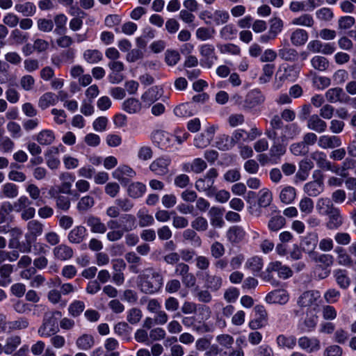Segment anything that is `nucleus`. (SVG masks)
I'll return each mask as SVG.
<instances>
[{
    "instance_id": "nucleus-53",
    "label": "nucleus",
    "mask_w": 356,
    "mask_h": 356,
    "mask_svg": "<svg viewBox=\"0 0 356 356\" xmlns=\"http://www.w3.org/2000/svg\"><path fill=\"white\" fill-rule=\"evenodd\" d=\"M234 143L232 140V136L222 135L217 141V147L219 149L222 151H227L232 149L234 147Z\"/></svg>"
},
{
    "instance_id": "nucleus-37",
    "label": "nucleus",
    "mask_w": 356,
    "mask_h": 356,
    "mask_svg": "<svg viewBox=\"0 0 356 356\" xmlns=\"http://www.w3.org/2000/svg\"><path fill=\"white\" fill-rule=\"evenodd\" d=\"M318 293L312 291L304 292L298 298V305L302 307L312 305L318 298Z\"/></svg>"
},
{
    "instance_id": "nucleus-27",
    "label": "nucleus",
    "mask_w": 356,
    "mask_h": 356,
    "mask_svg": "<svg viewBox=\"0 0 356 356\" xmlns=\"http://www.w3.org/2000/svg\"><path fill=\"white\" fill-rule=\"evenodd\" d=\"M264 101V97L259 90H252L246 96L244 102V106L252 108L261 104Z\"/></svg>"
},
{
    "instance_id": "nucleus-12",
    "label": "nucleus",
    "mask_w": 356,
    "mask_h": 356,
    "mask_svg": "<svg viewBox=\"0 0 356 356\" xmlns=\"http://www.w3.org/2000/svg\"><path fill=\"white\" fill-rule=\"evenodd\" d=\"M84 222L90 228V232L93 234H103L106 232V225L104 224L101 219L94 215H88L85 217Z\"/></svg>"
},
{
    "instance_id": "nucleus-42",
    "label": "nucleus",
    "mask_w": 356,
    "mask_h": 356,
    "mask_svg": "<svg viewBox=\"0 0 356 356\" xmlns=\"http://www.w3.org/2000/svg\"><path fill=\"white\" fill-rule=\"evenodd\" d=\"M67 18L64 14H58L56 15L54 18V22L56 25V29H54V33L56 35H63L67 28L65 26Z\"/></svg>"
},
{
    "instance_id": "nucleus-61",
    "label": "nucleus",
    "mask_w": 356,
    "mask_h": 356,
    "mask_svg": "<svg viewBox=\"0 0 356 356\" xmlns=\"http://www.w3.org/2000/svg\"><path fill=\"white\" fill-rule=\"evenodd\" d=\"M245 266L253 272H259L263 267L262 259L259 257L250 258L247 260Z\"/></svg>"
},
{
    "instance_id": "nucleus-23",
    "label": "nucleus",
    "mask_w": 356,
    "mask_h": 356,
    "mask_svg": "<svg viewBox=\"0 0 356 356\" xmlns=\"http://www.w3.org/2000/svg\"><path fill=\"white\" fill-rule=\"evenodd\" d=\"M289 300V296L284 290H274L266 296V301L270 304L284 305Z\"/></svg>"
},
{
    "instance_id": "nucleus-32",
    "label": "nucleus",
    "mask_w": 356,
    "mask_h": 356,
    "mask_svg": "<svg viewBox=\"0 0 356 356\" xmlns=\"http://www.w3.org/2000/svg\"><path fill=\"white\" fill-rule=\"evenodd\" d=\"M18 194L19 188L13 183H6L1 186L0 197L2 198L14 199Z\"/></svg>"
},
{
    "instance_id": "nucleus-11",
    "label": "nucleus",
    "mask_w": 356,
    "mask_h": 356,
    "mask_svg": "<svg viewBox=\"0 0 356 356\" xmlns=\"http://www.w3.org/2000/svg\"><path fill=\"white\" fill-rule=\"evenodd\" d=\"M273 143L269 149L270 157L274 160H278L286 152L287 143L282 140L280 137H276L275 139H270Z\"/></svg>"
},
{
    "instance_id": "nucleus-54",
    "label": "nucleus",
    "mask_w": 356,
    "mask_h": 356,
    "mask_svg": "<svg viewBox=\"0 0 356 356\" xmlns=\"http://www.w3.org/2000/svg\"><path fill=\"white\" fill-rule=\"evenodd\" d=\"M19 257L17 250L6 251L0 250V266L6 264V261L13 262L17 260Z\"/></svg>"
},
{
    "instance_id": "nucleus-33",
    "label": "nucleus",
    "mask_w": 356,
    "mask_h": 356,
    "mask_svg": "<svg viewBox=\"0 0 356 356\" xmlns=\"http://www.w3.org/2000/svg\"><path fill=\"white\" fill-rule=\"evenodd\" d=\"M53 252L55 257L61 261L70 259L73 256L72 249L64 244L55 247Z\"/></svg>"
},
{
    "instance_id": "nucleus-51",
    "label": "nucleus",
    "mask_w": 356,
    "mask_h": 356,
    "mask_svg": "<svg viewBox=\"0 0 356 356\" xmlns=\"http://www.w3.org/2000/svg\"><path fill=\"white\" fill-rule=\"evenodd\" d=\"M173 113L178 118H186L193 115L191 109V105L188 103H182L177 105L174 108Z\"/></svg>"
},
{
    "instance_id": "nucleus-63",
    "label": "nucleus",
    "mask_w": 356,
    "mask_h": 356,
    "mask_svg": "<svg viewBox=\"0 0 356 356\" xmlns=\"http://www.w3.org/2000/svg\"><path fill=\"white\" fill-rule=\"evenodd\" d=\"M10 38L15 44H22L28 40L29 35L27 33H23L20 30L15 29L11 31Z\"/></svg>"
},
{
    "instance_id": "nucleus-16",
    "label": "nucleus",
    "mask_w": 356,
    "mask_h": 356,
    "mask_svg": "<svg viewBox=\"0 0 356 356\" xmlns=\"http://www.w3.org/2000/svg\"><path fill=\"white\" fill-rule=\"evenodd\" d=\"M298 343L301 349L306 350L307 353H313L321 348L320 341L315 337H301L298 339Z\"/></svg>"
},
{
    "instance_id": "nucleus-26",
    "label": "nucleus",
    "mask_w": 356,
    "mask_h": 356,
    "mask_svg": "<svg viewBox=\"0 0 356 356\" xmlns=\"http://www.w3.org/2000/svg\"><path fill=\"white\" fill-rule=\"evenodd\" d=\"M318 234L316 233H308L301 240L300 246L305 252L314 250L318 244Z\"/></svg>"
},
{
    "instance_id": "nucleus-60",
    "label": "nucleus",
    "mask_w": 356,
    "mask_h": 356,
    "mask_svg": "<svg viewBox=\"0 0 356 356\" xmlns=\"http://www.w3.org/2000/svg\"><path fill=\"white\" fill-rule=\"evenodd\" d=\"M314 22L312 15L309 14H304L301 16L294 18L292 20V24L298 26H305L311 27L313 26Z\"/></svg>"
},
{
    "instance_id": "nucleus-9",
    "label": "nucleus",
    "mask_w": 356,
    "mask_h": 356,
    "mask_svg": "<svg viewBox=\"0 0 356 356\" xmlns=\"http://www.w3.org/2000/svg\"><path fill=\"white\" fill-rule=\"evenodd\" d=\"M325 96L327 101L330 103L339 102L341 104H347L350 101V97L339 87L327 90Z\"/></svg>"
},
{
    "instance_id": "nucleus-43",
    "label": "nucleus",
    "mask_w": 356,
    "mask_h": 356,
    "mask_svg": "<svg viewBox=\"0 0 356 356\" xmlns=\"http://www.w3.org/2000/svg\"><path fill=\"white\" fill-rule=\"evenodd\" d=\"M21 343L19 336H11L6 339V345L3 346V352L7 355L12 354Z\"/></svg>"
},
{
    "instance_id": "nucleus-25",
    "label": "nucleus",
    "mask_w": 356,
    "mask_h": 356,
    "mask_svg": "<svg viewBox=\"0 0 356 356\" xmlns=\"http://www.w3.org/2000/svg\"><path fill=\"white\" fill-rule=\"evenodd\" d=\"M297 339L293 335L279 334L276 338V344L281 349L292 350L296 345Z\"/></svg>"
},
{
    "instance_id": "nucleus-2",
    "label": "nucleus",
    "mask_w": 356,
    "mask_h": 356,
    "mask_svg": "<svg viewBox=\"0 0 356 356\" xmlns=\"http://www.w3.org/2000/svg\"><path fill=\"white\" fill-rule=\"evenodd\" d=\"M152 271L151 276L146 274L140 275L138 277V286L140 290L146 294H152L159 291L163 284V277L159 273Z\"/></svg>"
},
{
    "instance_id": "nucleus-30",
    "label": "nucleus",
    "mask_w": 356,
    "mask_h": 356,
    "mask_svg": "<svg viewBox=\"0 0 356 356\" xmlns=\"http://www.w3.org/2000/svg\"><path fill=\"white\" fill-rule=\"evenodd\" d=\"M318 213L323 216H327L333 211L336 207L332 201L329 198H320L316 206Z\"/></svg>"
},
{
    "instance_id": "nucleus-1",
    "label": "nucleus",
    "mask_w": 356,
    "mask_h": 356,
    "mask_svg": "<svg viewBox=\"0 0 356 356\" xmlns=\"http://www.w3.org/2000/svg\"><path fill=\"white\" fill-rule=\"evenodd\" d=\"M62 317V313L59 311H49L44 313L42 323L38 330L41 337H50L59 331L58 320Z\"/></svg>"
},
{
    "instance_id": "nucleus-7",
    "label": "nucleus",
    "mask_w": 356,
    "mask_h": 356,
    "mask_svg": "<svg viewBox=\"0 0 356 356\" xmlns=\"http://www.w3.org/2000/svg\"><path fill=\"white\" fill-rule=\"evenodd\" d=\"M200 53L202 56L200 60V64L202 67L211 68L218 59V57L215 55L214 47L212 44H202L200 47Z\"/></svg>"
},
{
    "instance_id": "nucleus-49",
    "label": "nucleus",
    "mask_w": 356,
    "mask_h": 356,
    "mask_svg": "<svg viewBox=\"0 0 356 356\" xmlns=\"http://www.w3.org/2000/svg\"><path fill=\"white\" fill-rule=\"evenodd\" d=\"M312 66L316 70L323 72L329 67L328 60L321 56H315L311 60Z\"/></svg>"
},
{
    "instance_id": "nucleus-45",
    "label": "nucleus",
    "mask_w": 356,
    "mask_h": 356,
    "mask_svg": "<svg viewBox=\"0 0 356 356\" xmlns=\"http://www.w3.org/2000/svg\"><path fill=\"white\" fill-rule=\"evenodd\" d=\"M95 341L92 335L84 334L79 337L76 344L79 349L87 350L90 349L94 345Z\"/></svg>"
},
{
    "instance_id": "nucleus-8",
    "label": "nucleus",
    "mask_w": 356,
    "mask_h": 356,
    "mask_svg": "<svg viewBox=\"0 0 356 356\" xmlns=\"http://www.w3.org/2000/svg\"><path fill=\"white\" fill-rule=\"evenodd\" d=\"M171 159L168 156H161L154 160L149 165V170L157 176H165L169 172Z\"/></svg>"
},
{
    "instance_id": "nucleus-58",
    "label": "nucleus",
    "mask_w": 356,
    "mask_h": 356,
    "mask_svg": "<svg viewBox=\"0 0 356 356\" xmlns=\"http://www.w3.org/2000/svg\"><path fill=\"white\" fill-rule=\"evenodd\" d=\"M275 70V65L266 64L263 66V74L259 77V81L260 83H266L270 81Z\"/></svg>"
},
{
    "instance_id": "nucleus-44",
    "label": "nucleus",
    "mask_w": 356,
    "mask_h": 356,
    "mask_svg": "<svg viewBox=\"0 0 356 356\" xmlns=\"http://www.w3.org/2000/svg\"><path fill=\"white\" fill-rule=\"evenodd\" d=\"M161 94L159 92V88L156 86L149 88L144 94H143L141 99L142 100L148 104H152L161 97Z\"/></svg>"
},
{
    "instance_id": "nucleus-18",
    "label": "nucleus",
    "mask_w": 356,
    "mask_h": 356,
    "mask_svg": "<svg viewBox=\"0 0 356 356\" xmlns=\"http://www.w3.org/2000/svg\"><path fill=\"white\" fill-rule=\"evenodd\" d=\"M310 157L316 162L319 168L323 170L337 172L333 169L331 162L327 159V155L323 152L314 151L311 153Z\"/></svg>"
},
{
    "instance_id": "nucleus-17",
    "label": "nucleus",
    "mask_w": 356,
    "mask_h": 356,
    "mask_svg": "<svg viewBox=\"0 0 356 356\" xmlns=\"http://www.w3.org/2000/svg\"><path fill=\"white\" fill-rule=\"evenodd\" d=\"M269 129H267L265 131V135L268 139H275L276 137H280L278 130L283 129L284 123L282 118L278 115H275L270 121Z\"/></svg>"
},
{
    "instance_id": "nucleus-34",
    "label": "nucleus",
    "mask_w": 356,
    "mask_h": 356,
    "mask_svg": "<svg viewBox=\"0 0 356 356\" xmlns=\"http://www.w3.org/2000/svg\"><path fill=\"white\" fill-rule=\"evenodd\" d=\"M95 202L93 197L85 195L79 199L76 204V209L81 214L86 213L94 207Z\"/></svg>"
},
{
    "instance_id": "nucleus-21",
    "label": "nucleus",
    "mask_w": 356,
    "mask_h": 356,
    "mask_svg": "<svg viewBox=\"0 0 356 356\" xmlns=\"http://www.w3.org/2000/svg\"><path fill=\"white\" fill-rule=\"evenodd\" d=\"M314 168V163L312 159L305 158L298 164V170L296 175V178L300 181H305L310 170Z\"/></svg>"
},
{
    "instance_id": "nucleus-39",
    "label": "nucleus",
    "mask_w": 356,
    "mask_h": 356,
    "mask_svg": "<svg viewBox=\"0 0 356 356\" xmlns=\"http://www.w3.org/2000/svg\"><path fill=\"white\" fill-rule=\"evenodd\" d=\"M141 104L136 98H129L122 104V108L126 112L134 114L137 113L141 110Z\"/></svg>"
},
{
    "instance_id": "nucleus-19",
    "label": "nucleus",
    "mask_w": 356,
    "mask_h": 356,
    "mask_svg": "<svg viewBox=\"0 0 356 356\" xmlns=\"http://www.w3.org/2000/svg\"><path fill=\"white\" fill-rule=\"evenodd\" d=\"M224 209L212 207L208 213L211 225L214 227L221 228L223 227L225 222L222 216L224 214Z\"/></svg>"
},
{
    "instance_id": "nucleus-50",
    "label": "nucleus",
    "mask_w": 356,
    "mask_h": 356,
    "mask_svg": "<svg viewBox=\"0 0 356 356\" xmlns=\"http://www.w3.org/2000/svg\"><path fill=\"white\" fill-rule=\"evenodd\" d=\"M322 184L319 181H314L306 184L304 186V191L309 196H317L322 191Z\"/></svg>"
},
{
    "instance_id": "nucleus-24",
    "label": "nucleus",
    "mask_w": 356,
    "mask_h": 356,
    "mask_svg": "<svg viewBox=\"0 0 356 356\" xmlns=\"http://www.w3.org/2000/svg\"><path fill=\"white\" fill-rule=\"evenodd\" d=\"M307 127L317 133H322L326 130L327 123L321 118L320 115L314 114L308 118Z\"/></svg>"
},
{
    "instance_id": "nucleus-62",
    "label": "nucleus",
    "mask_w": 356,
    "mask_h": 356,
    "mask_svg": "<svg viewBox=\"0 0 356 356\" xmlns=\"http://www.w3.org/2000/svg\"><path fill=\"white\" fill-rule=\"evenodd\" d=\"M211 255L214 259L221 258L225 252V246L218 241H215L211 245Z\"/></svg>"
},
{
    "instance_id": "nucleus-6",
    "label": "nucleus",
    "mask_w": 356,
    "mask_h": 356,
    "mask_svg": "<svg viewBox=\"0 0 356 356\" xmlns=\"http://www.w3.org/2000/svg\"><path fill=\"white\" fill-rule=\"evenodd\" d=\"M197 276L202 280L204 287L211 291H218L222 287V278L216 273L211 271H198Z\"/></svg>"
},
{
    "instance_id": "nucleus-3",
    "label": "nucleus",
    "mask_w": 356,
    "mask_h": 356,
    "mask_svg": "<svg viewBox=\"0 0 356 356\" xmlns=\"http://www.w3.org/2000/svg\"><path fill=\"white\" fill-rule=\"evenodd\" d=\"M122 221V229H113L106 234V238L111 242H115L120 240L124 232H129L136 227V218L131 214H124L120 217Z\"/></svg>"
},
{
    "instance_id": "nucleus-29",
    "label": "nucleus",
    "mask_w": 356,
    "mask_h": 356,
    "mask_svg": "<svg viewBox=\"0 0 356 356\" xmlns=\"http://www.w3.org/2000/svg\"><path fill=\"white\" fill-rule=\"evenodd\" d=\"M87 235V229L84 226L79 225L74 227L68 234V240L72 243H81Z\"/></svg>"
},
{
    "instance_id": "nucleus-38",
    "label": "nucleus",
    "mask_w": 356,
    "mask_h": 356,
    "mask_svg": "<svg viewBox=\"0 0 356 356\" xmlns=\"http://www.w3.org/2000/svg\"><path fill=\"white\" fill-rule=\"evenodd\" d=\"M208 19L213 20L217 26L224 24L227 22L229 19V15L227 11L223 10H216L211 15H208Z\"/></svg>"
},
{
    "instance_id": "nucleus-64",
    "label": "nucleus",
    "mask_w": 356,
    "mask_h": 356,
    "mask_svg": "<svg viewBox=\"0 0 356 356\" xmlns=\"http://www.w3.org/2000/svg\"><path fill=\"white\" fill-rule=\"evenodd\" d=\"M208 225L207 219L202 216H198L191 222L192 228L197 232L206 231Z\"/></svg>"
},
{
    "instance_id": "nucleus-15",
    "label": "nucleus",
    "mask_w": 356,
    "mask_h": 356,
    "mask_svg": "<svg viewBox=\"0 0 356 356\" xmlns=\"http://www.w3.org/2000/svg\"><path fill=\"white\" fill-rule=\"evenodd\" d=\"M266 270L268 273L277 272L278 277L284 280L291 277L293 275L291 269L286 266L282 265L280 261L270 262Z\"/></svg>"
},
{
    "instance_id": "nucleus-41",
    "label": "nucleus",
    "mask_w": 356,
    "mask_h": 356,
    "mask_svg": "<svg viewBox=\"0 0 356 356\" xmlns=\"http://www.w3.org/2000/svg\"><path fill=\"white\" fill-rule=\"evenodd\" d=\"M57 102L58 97L55 94L48 92L40 97L38 106L42 110H44L49 106L56 104Z\"/></svg>"
},
{
    "instance_id": "nucleus-4",
    "label": "nucleus",
    "mask_w": 356,
    "mask_h": 356,
    "mask_svg": "<svg viewBox=\"0 0 356 356\" xmlns=\"http://www.w3.org/2000/svg\"><path fill=\"white\" fill-rule=\"evenodd\" d=\"M218 176V173L216 168L209 169L203 178H200L196 181L195 188L199 191L205 192L209 197L214 195L216 188L213 184Z\"/></svg>"
},
{
    "instance_id": "nucleus-20",
    "label": "nucleus",
    "mask_w": 356,
    "mask_h": 356,
    "mask_svg": "<svg viewBox=\"0 0 356 356\" xmlns=\"http://www.w3.org/2000/svg\"><path fill=\"white\" fill-rule=\"evenodd\" d=\"M341 140L337 136L323 135L319 137L318 145L323 149H334L341 145Z\"/></svg>"
},
{
    "instance_id": "nucleus-48",
    "label": "nucleus",
    "mask_w": 356,
    "mask_h": 356,
    "mask_svg": "<svg viewBox=\"0 0 356 356\" xmlns=\"http://www.w3.org/2000/svg\"><path fill=\"white\" fill-rule=\"evenodd\" d=\"M146 190L145 184L140 182H136L130 184L128 188V194L130 197L138 198L141 197Z\"/></svg>"
},
{
    "instance_id": "nucleus-31",
    "label": "nucleus",
    "mask_w": 356,
    "mask_h": 356,
    "mask_svg": "<svg viewBox=\"0 0 356 356\" xmlns=\"http://www.w3.org/2000/svg\"><path fill=\"white\" fill-rule=\"evenodd\" d=\"M300 133V128L296 123L288 124L284 127L282 131L280 134V137L282 140L287 143L288 139H292Z\"/></svg>"
},
{
    "instance_id": "nucleus-10",
    "label": "nucleus",
    "mask_w": 356,
    "mask_h": 356,
    "mask_svg": "<svg viewBox=\"0 0 356 356\" xmlns=\"http://www.w3.org/2000/svg\"><path fill=\"white\" fill-rule=\"evenodd\" d=\"M254 311L255 312V318L250 321L249 323V327L253 330H256L259 329L266 324L267 322V312L262 305H256L254 307Z\"/></svg>"
},
{
    "instance_id": "nucleus-5",
    "label": "nucleus",
    "mask_w": 356,
    "mask_h": 356,
    "mask_svg": "<svg viewBox=\"0 0 356 356\" xmlns=\"http://www.w3.org/2000/svg\"><path fill=\"white\" fill-rule=\"evenodd\" d=\"M28 232L25 234L26 247L21 249V252L29 253L31 251V243L43 233L44 225L38 220H31L27 223Z\"/></svg>"
},
{
    "instance_id": "nucleus-36",
    "label": "nucleus",
    "mask_w": 356,
    "mask_h": 356,
    "mask_svg": "<svg viewBox=\"0 0 356 356\" xmlns=\"http://www.w3.org/2000/svg\"><path fill=\"white\" fill-rule=\"evenodd\" d=\"M308 33L304 29H298L292 32L291 35V42L294 46H302L305 44L308 40Z\"/></svg>"
},
{
    "instance_id": "nucleus-59",
    "label": "nucleus",
    "mask_w": 356,
    "mask_h": 356,
    "mask_svg": "<svg viewBox=\"0 0 356 356\" xmlns=\"http://www.w3.org/2000/svg\"><path fill=\"white\" fill-rule=\"evenodd\" d=\"M316 16L321 21L330 22L334 17V13L331 8L323 7L316 11Z\"/></svg>"
},
{
    "instance_id": "nucleus-22",
    "label": "nucleus",
    "mask_w": 356,
    "mask_h": 356,
    "mask_svg": "<svg viewBox=\"0 0 356 356\" xmlns=\"http://www.w3.org/2000/svg\"><path fill=\"white\" fill-rule=\"evenodd\" d=\"M327 216L328 220L326 222V227L330 230L337 229L343 224V218L339 208L335 209Z\"/></svg>"
},
{
    "instance_id": "nucleus-57",
    "label": "nucleus",
    "mask_w": 356,
    "mask_h": 356,
    "mask_svg": "<svg viewBox=\"0 0 356 356\" xmlns=\"http://www.w3.org/2000/svg\"><path fill=\"white\" fill-rule=\"evenodd\" d=\"M285 225V219L282 216H273L268 224V228L273 232H277Z\"/></svg>"
},
{
    "instance_id": "nucleus-47",
    "label": "nucleus",
    "mask_w": 356,
    "mask_h": 356,
    "mask_svg": "<svg viewBox=\"0 0 356 356\" xmlns=\"http://www.w3.org/2000/svg\"><path fill=\"white\" fill-rule=\"evenodd\" d=\"M15 9L17 12L21 13L25 17L32 16L36 11L35 6L31 2L16 4Z\"/></svg>"
},
{
    "instance_id": "nucleus-46",
    "label": "nucleus",
    "mask_w": 356,
    "mask_h": 356,
    "mask_svg": "<svg viewBox=\"0 0 356 356\" xmlns=\"http://www.w3.org/2000/svg\"><path fill=\"white\" fill-rule=\"evenodd\" d=\"M296 189L292 186H286L280 192V198L284 204L291 203L296 198Z\"/></svg>"
},
{
    "instance_id": "nucleus-55",
    "label": "nucleus",
    "mask_w": 356,
    "mask_h": 356,
    "mask_svg": "<svg viewBox=\"0 0 356 356\" xmlns=\"http://www.w3.org/2000/svg\"><path fill=\"white\" fill-rule=\"evenodd\" d=\"M137 217L140 227L151 226L154 222V217L145 211H139L137 213Z\"/></svg>"
},
{
    "instance_id": "nucleus-56",
    "label": "nucleus",
    "mask_w": 356,
    "mask_h": 356,
    "mask_svg": "<svg viewBox=\"0 0 356 356\" xmlns=\"http://www.w3.org/2000/svg\"><path fill=\"white\" fill-rule=\"evenodd\" d=\"M217 47L222 54H230L232 55H239L241 53L239 47L232 43L218 44H217Z\"/></svg>"
},
{
    "instance_id": "nucleus-52",
    "label": "nucleus",
    "mask_w": 356,
    "mask_h": 356,
    "mask_svg": "<svg viewBox=\"0 0 356 356\" xmlns=\"http://www.w3.org/2000/svg\"><path fill=\"white\" fill-rule=\"evenodd\" d=\"M83 58L88 63L95 64L102 60V54L99 50L88 49L83 53Z\"/></svg>"
},
{
    "instance_id": "nucleus-28",
    "label": "nucleus",
    "mask_w": 356,
    "mask_h": 356,
    "mask_svg": "<svg viewBox=\"0 0 356 356\" xmlns=\"http://www.w3.org/2000/svg\"><path fill=\"white\" fill-rule=\"evenodd\" d=\"M245 232L241 227L235 225L231 227L227 232L226 236L228 241L232 243H238L245 237Z\"/></svg>"
},
{
    "instance_id": "nucleus-13",
    "label": "nucleus",
    "mask_w": 356,
    "mask_h": 356,
    "mask_svg": "<svg viewBox=\"0 0 356 356\" xmlns=\"http://www.w3.org/2000/svg\"><path fill=\"white\" fill-rule=\"evenodd\" d=\"M278 56L281 59L288 62H295L298 58V51L291 48L288 41L286 40H284L278 49Z\"/></svg>"
},
{
    "instance_id": "nucleus-14",
    "label": "nucleus",
    "mask_w": 356,
    "mask_h": 356,
    "mask_svg": "<svg viewBox=\"0 0 356 356\" xmlns=\"http://www.w3.org/2000/svg\"><path fill=\"white\" fill-rule=\"evenodd\" d=\"M272 200L273 195L269 190L264 188L259 191L258 205L259 207H268V209L270 210L271 215L279 213V211H277V207L275 206L270 205Z\"/></svg>"
},
{
    "instance_id": "nucleus-40",
    "label": "nucleus",
    "mask_w": 356,
    "mask_h": 356,
    "mask_svg": "<svg viewBox=\"0 0 356 356\" xmlns=\"http://www.w3.org/2000/svg\"><path fill=\"white\" fill-rule=\"evenodd\" d=\"M55 140V135L51 130L44 129L36 136V140L41 145H51Z\"/></svg>"
},
{
    "instance_id": "nucleus-35",
    "label": "nucleus",
    "mask_w": 356,
    "mask_h": 356,
    "mask_svg": "<svg viewBox=\"0 0 356 356\" xmlns=\"http://www.w3.org/2000/svg\"><path fill=\"white\" fill-rule=\"evenodd\" d=\"M334 277L337 284L343 289H346L350 284V279L348 273L343 269H337L334 271Z\"/></svg>"
}]
</instances>
